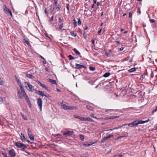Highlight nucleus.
Wrapping results in <instances>:
<instances>
[{
    "mask_svg": "<svg viewBox=\"0 0 157 157\" xmlns=\"http://www.w3.org/2000/svg\"><path fill=\"white\" fill-rule=\"evenodd\" d=\"M63 20L60 18H59V23H61L63 22Z\"/></svg>",
    "mask_w": 157,
    "mask_h": 157,
    "instance_id": "48",
    "label": "nucleus"
},
{
    "mask_svg": "<svg viewBox=\"0 0 157 157\" xmlns=\"http://www.w3.org/2000/svg\"><path fill=\"white\" fill-rule=\"evenodd\" d=\"M24 96L25 97V98L26 100H27V102L29 104V103H30V100L29 98L26 94V95H24Z\"/></svg>",
    "mask_w": 157,
    "mask_h": 157,
    "instance_id": "17",
    "label": "nucleus"
},
{
    "mask_svg": "<svg viewBox=\"0 0 157 157\" xmlns=\"http://www.w3.org/2000/svg\"><path fill=\"white\" fill-rule=\"evenodd\" d=\"M74 132L72 131H65L63 133V135L65 136H68L73 134Z\"/></svg>",
    "mask_w": 157,
    "mask_h": 157,
    "instance_id": "4",
    "label": "nucleus"
},
{
    "mask_svg": "<svg viewBox=\"0 0 157 157\" xmlns=\"http://www.w3.org/2000/svg\"><path fill=\"white\" fill-rule=\"evenodd\" d=\"M137 125H138L137 121H135L129 123L125 124L124 125H128L131 127H132Z\"/></svg>",
    "mask_w": 157,
    "mask_h": 157,
    "instance_id": "3",
    "label": "nucleus"
},
{
    "mask_svg": "<svg viewBox=\"0 0 157 157\" xmlns=\"http://www.w3.org/2000/svg\"><path fill=\"white\" fill-rule=\"evenodd\" d=\"M88 28V27L87 26H85L84 28V30H86Z\"/></svg>",
    "mask_w": 157,
    "mask_h": 157,
    "instance_id": "59",
    "label": "nucleus"
},
{
    "mask_svg": "<svg viewBox=\"0 0 157 157\" xmlns=\"http://www.w3.org/2000/svg\"><path fill=\"white\" fill-rule=\"evenodd\" d=\"M136 70V68L135 67H134V68H132L131 69L129 70H128V71L129 72H132L135 71Z\"/></svg>",
    "mask_w": 157,
    "mask_h": 157,
    "instance_id": "22",
    "label": "nucleus"
},
{
    "mask_svg": "<svg viewBox=\"0 0 157 157\" xmlns=\"http://www.w3.org/2000/svg\"><path fill=\"white\" fill-rule=\"evenodd\" d=\"M21 90V92H22L23 95H26V93L25 92V90H24V88L22 86L20 87Z\"/></svg>",
    "mask_w": 157,
    "mask_h": 157,
    "instance_id": "20",
    "label": "nucleus"
},
{
    "mask_svg": "<svg viewBox=\"0 0 157 157\" xmlns=\"http://www.w3.org/2000/svg\"><path fill=\"white\" fill-rule=\"evenodd\" d=\"M9 155L11 157H14L16 155L15 151L13 149H12L9 150Z\"/></svg>",
    "mask_w": 157,
    "mask_h": 157,
    "instance_id": "7",
    "label": "nucleus"
},
{
    "mask_svg": "<svg viewBox=\"0 0 157 157\" xmlns=\"http://www.w3.org/2000/svg\"><path fill=\"white\" fill-rule=\"evenodd\" d=\"M48 81L51 83L52 84H56V85L57 84L56 81L55 80L52 79L51 78H48Z\"/></svg>",
    "mask_w": 157,
    "mask_h": 157,
    "instance_id": "13",
    "label": "nucleus"
},
{
    "mask_svg": "<svg viewBox=\"0 0 157 157\" xmlns=\"http://www.w3.org/2000/svg\"><path fill=\"white\" fill-rule=\"evenodd\" d=\"M124 49V48L121 47L120 48V50L121 51H122Z\"/></svg>",
    "mask_w": 157,
    "mask_h": 157,
    "instance_id": "64",
    "label": "nucleus"
},
{
    "mask_svg": "<svg viewBox=\"0 0 157 157\" xmlns=\"http://www.w3.org/2000/svg\"><path fill=\"white\" fill-rule=\"evenodd\" d=\"M25 88L29 91L33 92L35 90L34 87L32 85L29 84L28 82H24Z\"/></svg>",
    "mask_w": 157,
    "mask_h": 157,
    "instance_id": "1",
    "label": "nucleus"
},
{
    "mask_svg": "<svg viewBox=\"0 0 157 157\" xmlns=\"http://www.w3.org/2000/svg\"><path fill=\"white\" fill-rule=\"evenodd\" d=\"M37 103L40 110L42 109V99L40 98L37 99Z\"/></svg>",
    "mask_w": 157,
    "mask_h": 157,
    "instance_id": "5",
    "label": "nucleus"
},
{
    "mask_svg": "<svg viewBox=\"0 0 157 157\" xmlns=\"http://www.w3.org/2000/svg\"><path fill=\"white\" fill-rule=\"evenodd\" d=\"M78 109V107L75 106H69L68 109L73 110V109Z\"/></svg>",
    "mask_w": 157,
    "mask_h": 157,
    "instance_id": "15",
    "label": "nucleus"
},
{
    "mask_svg": "<svg viewBox=\"0 0 157 157\" xmlns=\"http://www.w3.org/2000/svg\"><path fill=\"white\" fill-rule=\"evenodd\" d=\"M75 65L76 66L75 68L76 69H80L82 68H83L86 69V67L85 65H80L77 63H76Z\"/></svg>",
    "mask_w": 157,
    "mask_h": 157,
    "instance_id": "6",
    "label": "nucleus"
},
{
    "mask_svg": "<svg viewBox=\"0 0 157 157\" xmlns=\"http://www.w3.org/2000/svg\"><path fill=\"white\" fill-rule=\"evenodd\" d=\"M78 25H80L81 24V21H80L79 18L78 19Z\"/></svg>",
    "mask_w": 157,
    "mask_h": 157,
    "instance_id": "42",
    "label": "nucleus"
},
{
    "mask_svg": "<svg viewBox=\"0 0 157 157\" xmlns=\"http://www.w3.org/2000/svg\"><path fill=\"white\" fill-rule=\"evenodd\" d=\"M73 23L74 24V28H75L77 26V22H76L75 19H74L73 20Z\"/></svg>",
    "mask_w": 157,
    "mask_h": 157,
    "instance_id": "23",
    "label": "nucleus"
},
{
    "mask_svg": "<svg viewBox=\"0 0 157 157\" xmlns=\"http://www.w3.org/2000/svg\"><path fill=\"white\" fill-rule=\"evenodd\" d=\"M80 137L82 141H83L84 140V137L83 135H80Z\"/></svg>",
    "mask_w": 157,
    "mask_h": 157,
    "instance_id": "34",
    "label": "nucleus"
},
{
    "mask_svg": "<svg viewBox=\"0 0 157 157\" xmlns=\"http://www.w3.org/2000/svg\"><path fill=\"white\" fill-rule=\"evenodd\" d=\"M63 27V24L62 23L60 24L59 26V29H61Z\"/></svg>",
    "mask_w": 157,
    "mask_h": 157,
    "instance_id": "41",
    "label": "nucleus"
},
{
    "mask_svg": "<svg viewBox=\"0 0 157 157\" xmlns=\"http://www.w3.org/2000/svg\"><path fill=\"white\" fill-rule=\"evenodd\" d=\"M15 78L16 80V81L17 82L18 81H19V79L17 78V77L16 76H15Z\"/></svg>",
    "mask_w": 157,
    "mask_h": 157,
    "instance_id": "57",
    "label": "nucleus"
},
{
    "mask_svg": "<svg viewBox=\"0 0 157 157\" xmlns=\"http://www.w3.org/2000/svg\"><path fill=\"white\" fill-rule=\"evenodd\" d=\"M21 139L23 142H25V141H26V139L25 136H24V135H22V133H21Z\"/></svg>",
    "mask_w": 157,
    "mask_h": 157,
    "instance_id": "16",
    "label": "nucleus"
},
{
    "mask_svg": "<svg viewBox=\"0 0 157 157\" xmlns=\"http://www.w3.org/2000/svg\"><path fill=\"white\" fill-rule=\"evenodd\" d=\"M44 12H45V13L46 14H48V13L47 12V10H46V9H45Z\"/></svg>",
    "mask_w": 157,
    "mask_h": 157,
    "instance_id": "63",
    "label": "nucleus"
},
{
    "mask_svg": "<svg viewBox=\"0 0 157 157\" xmlns=\"http://www.w3.org/2000/svg\"><path fill=\"white\" fill-rule=\"evenodd\" d=\"M157 111V106L156 107L155 109L153 110L152 113L153 114L154 112H156Z\"/></svg>",
    "mask_w": 157,
    "mask_h": 157,
    "instance_id": "40",
    "label": "nucleus"
},
{
    "mask_svg": "<svg viewBox=\"0 0 157 157\" xmlns=\"http://www.w3.org/2000/svg\"><path fill=\"white\" fill-rule=\"evenodd\" d=\"M102 29H101L98 32V33L99 34L101 31Z\"/></svg>",
    "mask_w": 157,
    "mask_h": 157,
    "instance_id": "58",
    "label": "nucleus"
},
{
    "mask_svg": "<svg viewBox=\"0 0 157 157\" xmlns=\"http://www.w3.org/2000/svg\"><path fill=\"white\" fill-rule=\"evenodd\" d=\"M17 82L20 87L22 86V84L19 80Z\"/></svg>",
    "mask_w": 157,
    "mask_h": 157,
    "instance_id": "38",
    "label": "nucleus"
},
{
    "mask_svg": "<svg viewBox=\"0 0 157 157\" xmlns=\"http://www.w3.org/2000/svg\"><path fill=\"white\" fill-rule=\"evenodd\" d=\"M8 13H10V14L11 17L13 16V15H12V12H11V10L10 11H9V12Z\"/></svg>",
    "mask_w": 157,
    "mask_h": 157,
    "instance_id": "55",
    "label": "nucleus"
},
{
    "mask_svg": "<svg viewBox=\"0 0 157 157\" xmlns=\"http://www.w3.org/2000/svg\"><path fill=\"white\" fill-rule=\"evenodd\" d=\"M62 104L61 106L65 110H67L68 109L69 106L67 105H66L62 103H61Z\"/></svg>",
    "mask_w": 157,
    "mask_h": 157,
    "instance_id": "10",
    "label": "nucleus"
},
{
    "mask_svg": "<svg viewBox=\"0 0 157 157\" xmlns=\"http://www.w3.org/2000/svg\"><path fill=\"white\" fill-rule=\"evenodd\" d=\"M86 107L87 109L91 110H92L93 109L92 108L91 106L89 105H87Z\"/></svg>",
    "mask_w": 157,
    "mask_h": 157,
    "instance_id": "31",
    "label": "nucleus"
},
{
    "mask_svg": "<svg viewBox=\"0 0 157 157\" xmlns=\"http://www.w3.org/2000/svg\"><path fill=\"white\" fill-rule=\"evenodd\" d=\"M53 16H52V17H51L50 20H49V21H52L53 20Z\"/></svg>",
    "mask_w": 157,
    "mask_h": 157,
    "instance_id": "56",
    "label": "nucleus"
},
{
    "mask_svg": "<svg viewBox=\"0 0 157 157\" xmlns=\"http://www.w3.org/2000/svg\"><path fill=\"white\" fill-rule=\"evenodd\" d=\"M110 73L109 72L106 73L103 75V76L105 77H107L109 76Z\"/></svg>",
    "mask_w": 157,
    "mask_h": 157,
    "instance_id": "24",
    "label": "nucleus"
},
{
    "mask_svg": "<svg viewBox=\"0 0 157 157\" xmlns=\"http://www.w3.org/2000/svg\"><path fill=\"white\" fill-rule=\"evenodd\" d=\"M74 117L75 118L79 119L81 121H87V117H81L77 115H74Z\"/></svg>",
    "mask_w": 157,
    "mask_h": 157,
    "instance_id": "8",
    "label": "nucleus"
},
{
    "mask_svg": "<svg viewBox=\"0 0 157 157\" xmlns=\"http://www.w3.org/2000/svg\"><path fill=\"white\" fill-rule=\"evenodd\" d=\"M89 69L90 71H94L95 69V67H92L91 66H90L89 67Z\"/></svg>",
    "mask_w": 157,
    "mask_h": 157,
    "instance_id": "32",
    "label": "nucleus"
},
{
    "mask_svg": "<svg viewBox=\"0 0 157 157\" xmlns=\"http://www.w3.org/2000/svg\"><path fill=\"white\" fill-rule=\"evenodd\" d=\"M105 54L107 57H111L110 55L107 52H106L105 53Z\"/></svg>",
    "mask_w": 157,
    "mask_h": 157,
    "instance_id": "35",
    "label": "nucleus"
},
{
    "mask_svg": "<svg viewBox=\"0 0 157 157\" xmlns=\"http://www.w3.org/2000/svg\"><path fill=\"white\" fill-rule=\"evenodd\" d=\"M104 141H105V140H107V139L106 138V137H105L102 138V139Z\"/></svg>",
    "mask_w": 157,
    "mask_h": 157,
    "instance_id": "61",
    "label": "nucleus"
},
{
    "mask_svg": "<svg viewBox=\"0 0 157 157\" xmlns=\"http://www.w3.org/2000/svg\"><path fill=\"white\" fill-rule=\"evenodd\" d=\"M68 57L69 58V59L70 60H72V59H74V58L71 55H69L68 56Z\"/></svg>",
    "mask_w": 157,
    "mask_h": 157,
    "instance_id": "30",
    "label": "nucleus"
},
{
    "mask_svg": "<svg viewBox=\"0 0 157 157\" xmlns=\"http://www.w3.org/2000/svg\"><path fill=\"white\" fill-rule=\"evenodd\" d=\"M29 136L30 139V140L32 141H34V136L31 133H29Z\"/></svg>",
    "mask_w": 157,
    "mask_h": 157,
    "instance_id": "14",
    "label": "nucleus"
},
{
    "mask_svg": "<svg viewBox=\"0 0 157 157\" xmlns=\"http://www.w3.org/2000/svg\"><path fill=\"white\" fill-rule=\"evenodd\" d=\"M69 4H68L67 5V10L68 11H69Z\"/></svg>",
    "mask_w": 157,
    "mask_h": 157,
    "instance_id": "46",
    "label": "nucleus"
},
{
    "mask_svg": "<svg viewBox=\"0 0 157 157\" xmlns=\"http://www.w3.org/2000/svg\"><path fill=\"white\" fill-rule=\"evenodd\" d=\"M57 11H59L60 10V7L59 6L57 7L56 8Z\"/></svg>",
    "mask_w": 157,
    "mask_h": 157,
    "instance_id": "51",
    "label": "nucleus"
},
{
    "mask_svg": "<svg viewBox=\"0 0 157 157\" xmlns=\"http://www.w3.org/2000/svg\"><path fill=\"white\" fill-rule=\"evenodd\" d=\"M73 50L75 53L77 55H79L80 54V52L78 51L76 48H75L73 49Z\"/></svg>",
    "mask_w": 157,
    "mask_h": 157,
    "instance_id": "19",
    "label": "nucleus"
},
{
    "mask_svg": "<svg viewBox=\"0 0 157 157\" xmlns=\"http://www.w3.org/2000/svg\"><path fill=\"white\" fill-rule=\"evenodd\" d=\"M71 34L73 36H76V33L74 31L71 32Z\"/></svg>",
    "mask_w": 157,
    "mask_h": 157,
    "instance_id": "21",
    "label": "nucleus"
},
{
    "mask_svg": "<svg viewBox=\"0 0 157 157\" xmlns=\"http://www.w3.org/2000/svg\"><path fill=\"white\" fill-rule=\"evenodd\" d=\"M87 121H91L92 122H94V121L89 117H87Z\"/></svg>",
    "mask_w": 157,
    "mask_h": 157,
    "instance_id": "29",
    "label": "nucleus"
},
{
    "mask_svg": "<svg viewBox=\"0 0 157 157\" xmlns=\"http://www.w3.org/2000/svg\"><path fill=\"white\" fill-rule=\"evenodd\" d=\"M36 94H39V95H41L42 96H44V92L42 91L36 90Z\"/></svg>",
    "mask_w": 157,
    "mask_h": 157,
    "instance_id": "12",
    "label": "nucleus"
},
{
    "mask_svg": "<svg viewBox=\"0 0 157 157\" xmlns=\"http://www.w3.org/2000/svg\"><path fill=\"white\" fill-rule=\"evenodd\" d=\"M119 128H118V127H115L113 129H109V130L110 131H112L113 130H114V129H118Z\"/></svg>",
    "mask_w": 157,
    "mask_h": 157,
    "instance_id": "47",
    "label": "nucleus"
},
{
    "mask_svg": "<svg viewBox=\"0 0 157 157\" xmlns=\"http://www.w3.org/2000/svg\"><path fill=\"white\" fill-rule=\"evenodd\" d=\"M15 145L17 147L21 149L22 150L27 148V146L25 145L18 142H16Z\"/></svg>",
    "mask_w": 157,
    "mask_h": 157,
    "instance_id": "2",
    "label": "nucleus"
},
{
    "mask_svg": "<svg viewBox=\"0 0 157 157\" xmlns=\"http://www.w3.org/2000/svg\"><path fill=\"white\" fill-rule=\"evenodd\" d=\"M2 154L5 157H9L7 156V154L6 153H3Z\"/></svg>",
    "mask_w": 157,
    "mask_h": 157,
    "instance_id": "49",
    "label": "nucleus"
},
{
    "mask_svg": "<svg viewBox=\"0 0 157 157\" xmlns=\"http://www.w3.org/2000/svg\"><path fill=\"white\" fill-rule=\"evenodd\" d=\"M54 7L52 8V7H51V8H50V10H51V12L53 11L54 10Z\"/></svg>",
    "mask_w": 157,
    "mask_h": 157,
    "instance_id": "53",
    "label": "nucleus"
},
{
    "mask_svg": "<svg viewBox=\"0 0 157 157\" xmlns=\"http://www.w3.org/2000/svg\"><path fill=\"white\" fill-rule=\"evenodd\" d=\"M124 136H118L117 137V138H116V139L117 140H119V139H121V138H123V137H124Z\"/></svg>",
    "mask_w": 157,
    "mask_h": 157,
    "instance_id": "39",
    "label": "nucleus"
},
{
    "mask_svg": "<svg viewBox=\"0 0 157 157\" xmlns=\"http://www.w3.org/2000/svg\"><path fill=\"white\" fill-rule=\"evenodd\" d=\"M30 133L32 134L31 131L30 130V129H29V128H28V135H29V133L30 134Z\"/></svg>",
    "mask_w": 157,
    "mask_h": 157,
    "instance_id": "44",
    "label": "nucleus"
},
{
    "mask_svg": "<svg viewBox=\"0 0 157 157\" xmlns=\"http://www.w3.org/2000/svg\"><path fill=\"white\" fill-rule=\"evenodd\" d=\"M95 42V41L94 40H92V43L93 44H94Z\"/></svg>",
    "mask_w": 157,
    "mask_h": 157,
    "instance_id": "62",
    "label": "nucleus"
},
{
    "mask_svg": "<svg viewBox=\"0 0 157 157\" xmlns=\"http://www.w3.org/2000/svg\"><path fill=\"white\" fill-rule=\"evenodd\" d=\"M22 92L20 91L19 90H18L17 93V96L19 98L21 99L23 98L24 96V95H23V94H22Z\"/></svg>",
    "mask_w": 157,
    "mask_h": 157,
    "instance_id": "9",
    "label": "nucleus"
},
{
    "mask_svg": "<svg viewBox=\"0 0 157 157\" xmlns=\"http://www.w3.org/2000/svg\"><path fill=\"white\" fill-rule=\"evenodd\" d=\"M26 76L27 77L30 78H32L33 77V76L31 74H29L28 73H27L26 75Z\"/></svg>",
    "mask_w": 157,
    "mask_h": 157,
    "instance_id": "18",
    "label": "nucleus"
},
{
    "mask_svg": "<svg viewBox=\"0 0 157 157\" xmlns=\"http://www.w3.org/2000/svg\"><path fill=\"white\" fill-rule=\"evenodd\" d=\"M150 21L151 23H154L155 21V20L154 19H150Z\"/></svg>",
    "mask_w": 157,
    "mask_h": 157,
    "instance_id": "37",
    "label": "nucleus"
},
{
    "mask_svg": "<svg viewBox=\"0 0 157 157\" xmlns=\"http://www.w3.org/2000/svg\"><path fill=\"white\" fill-rule=\"evenodd\" d=\"M44 96H45L47 98H48V97H50V96L48 94H47V95L44 94Z\"/></svg>",
    "mask_w": 157,
    "mask_h": 157,
    "instance_id": "60",
    "label": "nucleus"
},
{
    "mask_svg": "<svg viewBox=\"0 0 157 157\" xmlns=\"http://www.w3.org/2000/svg\"><path fill=\"white\" fill-rule=\"evenodd\" d=\"M132 16V14L131 13H129V17H131Z\"/></svg>",
    "mask_w": 157,
    "mask_h": 157,
    "instance_id": "52",
    "label": "nucleus"
},
{
    "mask_svg": "<svg viewBox=\"0 0 157 157\" xmlns=\"http://www.w3.org/2000/svg\"><path fill=\"white\" fill-rule=\"evenodd\" d=\"M92 144H88V143H84L83 144L84 146L85 147H89L91 146Z\"/></svg>",
    "mask_w": 157,
    "mask_h": 157,
    "instance_id": "25",
    "label": "nucleus"
},
{
    "mask_svg": "<svg viewBox=\"0 0 157 157\" xmlns=\"http://www.w3.org/2000/svg\"><path fill=\"white\" fill-rule=\"evenodd\" d=\"M147 76V75H143L141 76V78L142 79H146V77Z\"/></svg>",
    "mask_w": 157,
    "mask_h": 157,
    "instance_id": "27",
    "label": "nucleus"
},
{
    "mask_svg": "<svg viewBox=\"0 0 157 157\" xmlns=\"http://www.w3.org/2000/svg\"><path fill=\"white\" fill-rule=\"evenodd\" d=\"M54 1L55 2V4L56 5L57 4V0H54Z\"/></svg>",
    "mask_w": 157,
    "mask_h": 157,
    "instance_id": "54",
    "label": "nucleus"
},
{
    "mask_svg": "<svg viewBox=\"0 0 157 157\" xmlns=\"http://www.w3.org/2000/svg\"><path fill=\"white\" fill-rule=\"evenodd\" d=\"M113 136V135L110 134V135H109V136H106L105 137H106V138L107 139H108V138H110L111 137Z\"/></svg>",
    "mask_w": 157,
    "mask_h": 157,
    "instance_id": "36",
    "label": "nucleus"
},
{
    "mask_svg": "<svg viewBox=\"0 0 157 157\" xmlns=\"http://www.w3.org/2000/svg\"><path fill=\"white\" fill-rule=\"evenodd\" d=\"M24 40L25 41L24 43H25L27 44L29 46L30 45V43L28 41L25 40V39H24Z\"/></svg>",
    "mask_w": 157,
    "mask_h": 157,
    "instance_id": "33",
    "label": "nucleus"
},
{
    "mask_svg": "<svg viewBox=\"0 0 157 157\" xmlns=\"http://www.w3.org/2000/svg\"><path fill=\"white\" fill-rule=\"evenodd\" d=\"M119 117V116H112L109 117V119H115L116 118H118Z\"/></svg>",
    "mask_w": 157,
    "mask_h": 157,
    "instance_id": "28",
    "label": "nucleus"
},
{
    "mask_svg": "<svg viewBox=\"0 0 157 157\" xmlns=\"http://www.w3.org/2000/svg\"><path fill=\"white\" fill-rule=\"evenodd\" d=\"M90 116H91V117H94V118H96H96H97L96 117H94V114H93V113L91 114H90Z\"/></svg>",
    "mask_w": 157,
    "mask_h": 157,
    "instance_id": "45",
    "label": "nucleus"
},
{
    "mask_svg": "<svg viewBox=\"0 0 157 157\" xmlns=\"http://www.w3.org/2000/svg\"><path fill=\"white\" fill-rule=\"evenodd\" d=\"M125 124H123L122 125V126H119L118 127V128H121L122 127L124 126H126V125H124Z\"/></svg>",
    "mask_w": 157,
    "mask_h": 157,
    "instance_id": "50",
    "label": "nucleus"
},
{
    "mask_svg": "<svg viewBox=\"0 0 157 157\" xmlns=\"http://www.w3.org/2000/svg\"><path fill=\"white\" fill-rule=\"evenodd\" d=\"M137 123H138V124H139L144 123H145V121H142V120L139 121H137Z\"/></svg>",
    "mask_w": 157,
    "mask_h": 157,
    "instance_id": "26",
    "label": "nucleus"
},
{
    "mask_svg": "<svg viewBox=\"0 0 157 157\" xmlns=\"http://www.w3.org/2000/svg\"><path fill=\"white\" fill-rule=\"evenodd\" d=\"M3 9L4 12L6 13H8L9 12V11H10L11 10L10 9L7 8L5 6H4Z\"/></svg>",
    "mask_w": 157,
    "mask_h": 157,
    "instance_id": "11",
    "label": "nucleus"
},
{
    "mask_svg": "<svg viewBox=\"0 0 157 157\" xmlns=\"http://www.w3.org/2000/svg\"><path fill=\"white\" fill-rule=\"evenodd\" d=\"M41 86L42 87L44 88H45V87H46V86H47L46 85L43 84H41Z\"/></svg>",
    "mask_w": 157,
    "mask_h": 157,
    "instance_id": "43",
    "label": "nucleus"
}]
</instances>
